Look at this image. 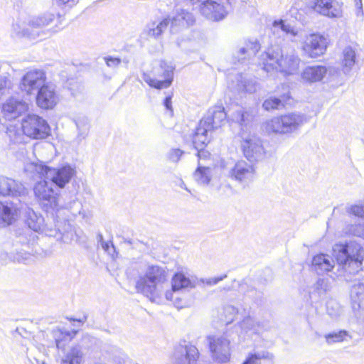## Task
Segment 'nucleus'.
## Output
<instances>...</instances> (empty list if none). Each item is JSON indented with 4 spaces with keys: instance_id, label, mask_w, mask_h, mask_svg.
<instances>
[{
    "instance_id": "nucleus-10",
    "label": "nucleus",
    "mask_w": 364,
    "mask_h": 364,
    "mask_svg": "<svg viewBox=\"0 0 364 364\" xmlns=\"http://www.w3.org/2000/svg\"><path fill=\"white\" fill-rule=\"evenodd\" d=\"M166 270L159 265L148 266L145 274L140 276L136 283L137 293L149 296L153 294L158 284L164 283L166 280Z\"/></svg>"
},
{
    "instance_id": "nucleus-35",
    "label": "nucleus",
    "mask_w": 364,
    "mask_h": 364,
    "mask_svg": "<svg viewBox=\"0 0 364 364\" xmlns=\"http://www.w3.org/2000/svg\"><path fill=\"white\" fill-rule=\"evenodd\" d=\"M265 41L268 43V47L267 49L271 46V44H274L272 37L269 35L267 36H263L262 43H260V41L257 39H249L247 41H246L245 46L248 50V56L251 55H256L262 47H266L264 42Z\"/></svg>"
},
{
    "instance_id": "nucleus-6",
    "label": "nucleus",
    "mask_w": 364,
    "mask_h": 364,
    "mask_svg": "<svg viewBox=\"0 0 364 364\" xmlns=\"http://www.w3.org/2000/svg\"><path fill=\"white\" fill-rule=\"evenodd\" d=\"M333 251L338 264L346 272L354 274L359 271L363 264L362 252L364 251L360 245L355 242L337 245Z\"/></svg>"
},
{
    "instance_id": "nucleus-63",
    "label": "nucleus",
    "mask_w": 364,
    "mask_h": 364,
    "mask_svg": "<svg viewBox=\"0 0 364 364\" xmlns=\"http://www.w3.org/2000/svg\"><path fill=\"white\" fill-rule=\"evenodd\" d=\"M97 240L98 243H100V245L102 244V241H105L104 240L103 235L100 232L97 234Z\"/></svg>"
},
{
    "instance_id": "nucleus-28",
    "label": "nucleus",
    "mask_w": 364,
    "mask_h": 364,
    "mask_svg": "<svg viewBox=\"0 0 364 364\" xmlns=\"http://www.w3.org/2000/svg\"><path fill=\"white\" fill-rule=\"evenodd\" d=\"M274 355L267 350L250 352L242 364H273Z\"/></svg>"
},
{
    "instance_id": "nucleus-17",
    "label": "nucleus",
    "mask_w": 364,
    "mask_h": 364,
    "mask_svg": "<svg viewBox=\"0 0 364 364\" xmlns=\"http://www.w3.org/2000/svg\"><path fill=\"white\" fill-rule=\"evenodd\" d=\"M242 149L245 158L250 162L257 161L262 159L265 152L261 140L255 136H241Z\"/></svg>"
},
{
    "instance_id": "nucleus-34",
    "label": "nucleus",
    "mask_w": 364,
    "mask_h": 364,
    "mask_svg": "<svg viewBox=\"0 0 364 364\" xmlns=\"http://www.w3.org/2000/svg\"><path fill=\"white\" fill-rule=\"evenodd\" d=\"M84 353L79 345L73 346L63 358L61 364H82Z\"/></svg>"
},
{
    "instance_id": "nucleus-41",
    "label": "nucleus",
    "mask_w": 364,
    "mask_h": 364,
    "mask_svg": "<svg viewBox=\"0 0 364 364\" xmlns=\"http://www.w3.org/2000/svg\"><path fill=\"white\" fill-rule=\"evenodd\" d=\"M241 328L246 332L252 331L253 333H259L262 328L258 322L251 316L245 317L240 323Z\"/></svg>"
},
{
    "instance_id": "nucleus-64",
    "label": "nucleus",
    "mask_w": 364,
    "mask_h": 364,
    "mask_svg": "<svg viewBox=\"0 0 364 364\" xmlns=\"http://www.w3.org/2000/svg\"><path fill=\"white\" fill-rule=\"evenodd\" d=\"M106 252L112 258H114L115 255H117V251L115 252L112 251V250H109V251H106Z\"/></svg>"
},
{
    "instance_id": "nucleus-18",
    "label": "nucleus",
    "mask_w": 364,
    "mask_h": 364,
    "mask_svg": "<svg viewBox=\"0 0 364 364\" xmlns=\"http://www.w3.org/2000/svg\"><path fill=\"white\" fill-rule=\"evenodd\" d=\"M0 196L9 198L7 200H22V182L0 175Z\"/></svg>"
},
{
    "instance_id": "nucleus-38",
    "label": "nucleus",
    "mask_w": 364,
    "mask_h": 364,
    "mask_svg": "<svg viewBox=\"0 0 364 364\" xmlns=\"http://www.w3.org/2000/svg\"><path fill=\"white\" fill-rule=\"evenodd\" d=\"M23 20L20 14H17L13 17V21L10 29L11 37L17 41L23 38Z\"/></svg>"
},
{
    "instance_id": "nucleus-31",
    "label": "nucleus",
    "mask_w": 364,
    "mask_h": 364,
    "mask_svg": "<svg viewBox=\"0 0 364 364\" xmlns=\"http://www.w3.org/2000/svg\"><path fill=\"white\" fill-rule=\"evenodd\" d=\"M22 234L23 230L21 228L14 229L12 232V247L10 254L13 259L18 262H21L23 259V255L21 254L23 247Z\"/></svg>"
},
{
    "instance_id": "nucleus-45",
    "label": "nucleus",
    "mask_w": 364,
    "mask_h": 364,
    "mask_svg": "<svg viewBox=\"0 0 364 364\" xmlns=\"http://www.w3.org/2000/svg\"><path fill=\"white\" fill-rule=\"evenodd\" d=\"M224 314L227 324L232 323L237 314V309L233 306H227L224 308Z\"/></svg>"
},
{
    "instance_id": "nucleus-55",
    "label": "nucleus",
    "mask_w": 364,
    "mask_h": 364,
    "mask_svg": "<svg viewBox=\"0 0 364 364\" xmlns=\"http://www.w3.org/2000/svg\"><path fill=\"white\" fill-rule=\"evenodd\" d=\"M100 245L105 252L109 251V250H112V251L115 252V246L114 245L112 240L102 241Z\"/></svg>"
},
{
    "instance_id": "nucleus-29",
    "label": "nucleus",
    "mask_w": 364,
    "mask_h": 364,
    "mask_svg": "<svg viewBox=\"0 0 364 364\" xmlns=\"http://www.w3.org/2000/svg\"><path fill=\"white\" fill-rule=\"evenodd\" d=\"M152 304L173 305L178 310L190 306L193 301L188 297H149Z\"/></svg>"
},
{
    "instance_id": "nucleus-60",
    "label": "nucleus",
    "mask_w": 364,
    "mask_h": 364,
    "mask_svg": "<svg viewBox=\"0 0 364 364\" xmlns=\"http://www.w3.org/2000/svg\"><path fill=\"white\" fill-rule=\"evenodd\" d=\"M75 124H76V126H77V129H79V132H81L80 127V122L79 121H76ZM87 130V127L82 128L83 132H79L78 136H82V138H85V136H83V134H85Z\"/></svg>"
},
{
    "instance_id": "nucleus-33",
    "label": "nucleus",
    "mask_w": 364,
    "mask_h": 364,
    "mask_svg": "<svg viewBox=\"0 0 364 364\" xmlns=\"http://www.w3.org/2000/svg\"><path fill=\"white\" fill-rule=\"evenodd\" d=\"M77 330L71 331H63L60 328L54 329L52 335L55 341L56 346L58 349L64 350L65 344L70 342L77 334Z\"/></svg>"
},
{
    "instance_id": "nucleus-21",
    "label": "nucleus",
    "mask_w": 364,
    "mask_h": 364,
    "mask_svg": "<svg viewBox=\"0 0 364 364\" xmlns=\"http://www.w3.org/2000/svg\"><path fill=\"white\" fill-rule=\"evenodd\" d=\"M54 19V14L50 13L31 17L28 22L26 28H24V38L36 40L40 36V30L51 23Z\"/></svg>"
},
{
    "instance_id": "nucleus-39",
    "label": "nucleus",
    "mask_w": 364,
    "mask_h": 364,
    "mask_svg": "<svg viewBox=\"0 0 364 364\" xmlns=\"http://www.w3.org/2000/svg\"><path fill=\"white\" fill-rule=\"evenodd\" d=\"M194 178L199 184L208 185L211 180V169L198 166L194 173Z\"/></svg>"
},
{
    "instance_id": "nucleus-5",
    "label": "nucleus",
    "mask_w": 364,
    "mask_h": 364,
    "mask_svg": "<svg viewBox=\"0 0 364 364\" xmlns=\"http://www.w3.org/2000/svg\"><path fill=\"white\" fill-rule=\"evenodd\" d=\"M301 79L309 84L322 82L331 87H338L343 84L341 71L338 68L323 65H309L306 67L301 74Z\"/></svg>"
},
{
    "instance_id": "nucleus-54",
    "label": "nucleus",
    "mask_w": 364,
    "mask_h": 364,
    "mask_svg": "<svg viewBox=\"0 0 364 364\" xmlns=\"http://www.w3.org/2000/svg\"><path fill=\"white\" fill-rule=\"evenodd\" d=\"M353 214L358 217H364V206L354 205L351 208Z\"/></svg>"
},
{
    "instance_id": "nucleus-49",
    "label": "nucleus",
    "mask_w": 364,
    "mask_h": 364,
    "mask_svg": "<svg viewBox=\"0 0 364 364\" xmlns=\"http://www.w3.org/2000/svg\"><path fill=\"white\" fill-rule=\"evenodd\" d=\"M105 61L108 67L110 68H116L122 62L119 58H115L112 56H107L104 58Z\"/></svg>"
},
{
    "instance_id": "nucleus-48",
    "label": "nucleus",
    "mask_w": 364,
    "mask_h": 364,
    "mask_svg": "<svg viewBox=\"0 0 364 364\" xmlns=\"http://www.w3.org/2000/svg\"><path fill=\"white\" fill-rule=\"evenodd\" d=\"M183 154L184 151L180 149H171L168 151L167 156L169 161L177 163Z\"/></svg>"
},
{
    "instance_id": "nucleus-22",
    "label": "nucleus",
    "mask_w": 364,
    "mask_h": 364,
    "mask_svg": "<svg viewBox=\"0 0 364 364\" xmlns=\"http://www.w3.org/2000/svg\"><path fill=\"white\" fill-rule=\"evenodd\" d=\"M198 349L186 341L175 348L173 358L176 364H195L198 358Z\"/></svg>"
},
{
    "instance_id": "nucleus-43",
    "label": "nucleus",
    "mask_w": 364,
    "mask_h": 364,
    "mask_svg": "<svg viewBox=\"0 0 364 364\" xmlns=\"http://www.w3.org/2000/svg\"><path fill=\"white\" fill-rule=\"evenodd\" d=\"M326 309L329 316L336 318L342 313V308L333 299L328 301L326 304Z\"/></svg>"
},
{
    "instance_id": "nucleus-61",
    "label": "nucleus",
    "mask_w": 364,
    "mask_h": 364,
    "mask_svg": "<svg viewBox=\"0 0 364 364\" xmlns=\"http://www.w3.org/2000/svg\"><path fill=\"white\" fill-rule=\"evenodd\" d=\"M362 301H356L354 300L353 301V309L355 311L356 309H359L361 307Z\"/></svg>"
},
{
    "instance_id": "nucleus-44",
    "label": "nucleus",
    "mask_w": 364,
    "mask_h": 364,
    "mask_svg": "<svg viewBox=\"0 0 364 364\" xmlns=\"http://www.w3.org/2000/svg\"><path fill=\"white\" fill-rule=\"evenodd\" d=\"M328 291L327 281L324 279H318L314 286V294L318 296L326 294Z\"/></svg>"
},
{
    "instance_id": "nucleus-57",
    "label": "nucleus",
    "mask_w": 364,
    "mask_h": 364,
    "mask_svg": "<svg viewBox=\"0 0 364 364\" xmlns=\"http://www.w3.org/2000/svg\"><path fill=\"white\" fill-rule=\"evenodd\" d=\"M68 319L70 321H76L77 323V326H80L87 320V316L84 315L82 318H77V319H75V318H69Z\"/></svg>"
},
{
    "instance_id": "nucleus-15",
    "label": "nucleus",
    "mask_w": 364,
    "mask_h": 364,
    "mask_svg": "<svg viewBox=\"0 0 364 364\" xmlns=\"http://www.w3.org/2000/svg\"><path fill=\"white\" fill-rule=\"evenodd\" d=\"M227 333L223 336H210L207 338L213 358L218 363H224L230 358V340Z\"/></svg>"
},
{
    "instance_id": "nucleus-50",
    "label": "nucleus",
    "mask_w": 364,
    "mask_h": 364,
    "mask_svg": "<svg viewBox=\"0 0 364 364\" xmlns=\"http://www.w3.org/2000/svg\"><path fill=\"white\" fill-rule=\"evenodd\" d=\"M247 55H248V50L245 46V47L240 48L237 53V55H235L234 58H236L239 63H242L243 60L246 59Z\"/></svg>"
},
{
    "instance_id": "nucleus-12",
    "label": "nucleus",
    "mask_w": 364,
    "mask_h": 364,
    "mask_svg": "<svg viewBox=\"0 0 364 364\" xmlns=\"http://www.w3.org/2000/svg\"><path fill=\"white\" fill-rule=\"evenodd\" d=\"M174 67L168 64L166 60H161L159 68H154V71L157 78L151 77L149 74L143 73L142 80L151 87L161 90L168 87L173 80Z\"/></svg>"
},
{
    "instance_id": "nucleus-59",
    "label": "nucleus",
    "mask_w": 364,
    "mask_h": 364,
    "mask_svg": "<svg viewBox=\"0 0 364 364\" xmlns=\"http://www.w3.org/2000/svg\"><path fill=\"white\" fill-rule=\"evenodd\" d=\"M58 5H66L68 4L69 6H73L72 4V0H55Z\"/></svg>"
},
{
    "instance_id": "nucleus-51",
    "label": "nucleus",
    "mask_w": 364,
    "mask_h": 364,
    "mask_svg": "<svg viewBox=\"0 0 364 364\" xmlns=\"http://www.w3.org/2000/svg\"><path fill=\"white\" fill-rule=\"evenodd\" d=\"M364 294V284L358 282L354 284L351 289V296H362Z\"/></svg>"
},
{
    "instance_id": "nucleus-42",
    "label": "nucleus",
    "mask_w": 364,
    "mask_h": 364,
    "mask_svg": "<svg viewBox=\"0 0 364 364\" xmlns=\"http://www.w3.org/2000/svg\"><path fill=\"white\" fill-rule=\"evenodd\" d=\"M348 332L345 330H341L338 332H333L325 335L326 343L332 344L333 343L342 342L346 336H348Z\"/></svg>"
},
{
    "instance_id": "nucleus-47",
    "label": "nucleus",
    "mask_w": 364,
    "mask_h": 364,
    "mask_svg": "<svg viewBox=\"0 0 364 364\" xmlns=\"http://www.w3.org/2000/svg\"><path fill=\"white\" fill-rule=\"evenodd\" d=\"M11 82L5 77L0 76V99L6 94L9 93Z\"/></svg>"
},
{
    "instance_id": "nucleus-27",
    "label": "nucleus",
    "mask_w": 364,
    "mask_h": 364,
    "mask_svg": "<svg viewBox=\"0 0 364 364\" xmlns=\"http://www.w3.org/2000/svg\"><path fill=\"white\" fill-rule=\"evenodd\" d=\"M253 172L254 168L252 164H248L245 161H240L230 170V174L232 178L242 182L252 177Z\"/></svg>"
},
{
    "instance_id": "nucleus-46",
    "label": "nucleus",
    "mask_w": 364,
    "mask_h": 364,
    "mask_svg": "<svg viewBox=\"0 0 364 364\" xmlns=\"http://www.w3.org/2000/svg\"><path fill=\"white\" fill-rule=\"evenodd\" d=\"M69 208L74 216L82 215L83 218L85 217V214L82 211V205L78 200H73Z\"/></svg>"
},
{
    "instance_id": "nucleus-56",
    "label": "nucleus",
    "mask_w": 364,
    "mask_h": 364,
    "mask_svg": "<svg viewBox=\"0 0 364 364\" xmlns=\"http://www.w3.org/2000/svg\"><path fill=\"white\" fill-rule=\"evenodd\" d=\"M164 106L166 107L167 110H169L171 112H173L172 109V102H171V96L168 95L166 96L163 102Z\"/></svg>"
},
{
    "instance_id": "nucleus-32",
    "label": "nucleus",
    "mask_w": 364,
    "mask_h": 364,
    "mask_svg": "<svg viewBox=\"0 0 364 364\" xmlns=\"http://www.w3.org/2000/svg\"><path fill=\"white\" fill-rule=\"evenodd\" d=\"M287 92L282 95L279 97H271L263 102L262 107L265 110L269 111L272 109H279L284 107V105L287 103L291 98L288 87Z\"/></svg>"
},
{
    "instance_id": "nucleus-40",
    "label": "nucleus",
    "mask_w": 364,
    "mask_h": 364,
    "mask_svg": "<svg viewBox=\"0 0 364 364\" xmlns=\"http://www.w3.org/2000/svg\"><path fill=\"white\" fill-rule=\"evenodd\" d=\"M237 90L248 93H253L256 91L257 85L255 81L252 79L243 77L242 75L237 77Z\"/></svg>"
},
{
    "instance_id": "nucleus-8",
    "label": "nucleus",
    "mask_w": 364,
    "mask_h": 364,
    "mask_svg": "<svg viewBox=\"0 0 364 364\" xmlns=\"http://www.w3.org/2000/svg\"><path fill=\"white\" fill-rule=\"evenodd\" d=\"M194 22L195 18L192 13L181 9L171 18H165L157 24L155 22L148 24L146 33L149 36L156 38L162 34L170 23L171 32L175 33L178 32V28H187L193 25Z\"/></svg>"
},
{
    "instance_id": "nucleus-25",
    "label": "nucleus",
    "mask_w": 364,
    "mask_h": 364,
    "mask_svg": "<svg viewBox=\"0 0 364 364\" xmlns=\"http://www.w3.org/2000/svg\"><path fill=\"white\" fill-rule=\"evenodd\" d=\"M272 39L273 40V43L279 42V40H282V44H286L284 43V39L281 38V33L282 36L284 35H291V36H295L297 34V31L295 28L291 26L290 24L287 23L285 21L283 20H277L274 21L272 24Z\"/></svg>"
},
{
    "instance_id": "nucleus-58",
    "label": "nucleus",
    "mask_w": 364,
    "mask_h": 364,
    "mask_svg": "<svg viewBox=\"0 0 364 364\" xmlns=\"http://www.w3.org/2000/svg\"><path fill=\"white\" fill-rule=\"evenodd\" d=\"M11 334L14 338L18 340L21 337V332L18 327H16L15 330L11 331Z\"/></svg>"
},
{
    "instance_id": "nucleus-1",
    "label": "nucleus",
    "mask_w": 364,
    "mask_h": 364,
    "mask_svg": "<svg viewBox=\"0 0 364 364\" xmlns=\"http://www.w3.org/2000/svg\"><path fill=\"white\" fill-rule=\"evenodd\" d=\"M36 196L40 200V205L47 214L48 220H51L54 228L45 223L44 218L27 208L24 210V223L34 232L45 230L46 235L56 237L63 242L73 240V230L70 221L63 217L65 209L58 205V193L46 181H39L34 186Z\"/></svg>"
},
{
    "instance_id": "nucleus-53",
    "label": "nucleus",
    "mask_w": 364,
    "mask_h": 364,
    "mask_svg": "<svg viewBox=\"0 0 364 364\" xmlns=\"http://www.w3.org/2000/svg\"><path fill=\"white\" fill-rule=\"evenodd\" d=\"M197 150V156L200 159H205L210 156V154L205 149V147H198L195 149Z\"/></svg>"
},
{
    "instance_id": "nucleus-2",
    "label": "nucleus",
    "mask_w": 364,
    "mask_h": 364,
    "mask_svg": "<svg viewBox=\"0 0 364 364\" xmlns=\"http://www.w3.org/2000/svg\"><path fill=\"white\" fill-rule=\"evenodd\" d=\"M263 70L267 73L274 70L285 75L297 73L300 59L295 50L286 44H282V40L275 42L264 51L263 55Z\"/></svg>"
},
{
    "instance_id": "nucleus-30",
    "label": "nucleus",
    "mask_w": 364,
    "mask_h": 364,
    "mask_svg": "<svg viewBox=\"0 0 364 364\" xmlns=\"http://www.w3.org/2000/svg\"><path fill=\"white\" fill-rule=\"evenodd\" d=\"M312 268L317 274H323L330 272L333 267V260L328 255L320 254L312 259Z\"/></svg>"
},
{
    "instance_id": "nucleus-4",
    "label": "nucleus",
    "mask_w": 364,
    "mask_h": 364,
    "mask_svg": "<svg viewBox=\"0 0 364 364\" xmlns=\"http://www.w3.org/2000/svg\"><path fill=\"white\" fill-rule=\"evenodd\" d=\"M273 279V272L270 268H265L257 279H245L241 282L234 279L230 284L219 287L218 293L227 294L237 291L242 294H250L251 296L264 294L267 285Z\"/></svg>"
},
{
    "instance_id": "nucleus-23",
    "label": "nucleus",
    "mask_w": 364,
    "mask_h": 364,
    "mask_svg": "<svg viewBox=\"0 0 364 364\" xmlns=\"http://www.w3.org/2000/svg\"><path fill=\"white\" fill-rule=\"evenodd\" d=\"M49 82H46V73L42 70L34 69L24 74V92L32 94L38 91Z\"/></svg>"
},
{
    "instance_id": "nucleus-36",
    "label": "nucleus",
    "mask_w": 364,
    "mask_h": 364,
    "mask_svg": "<svg viewBox=\"0 0 364 364\" xmlns=\"http://www.w3.org/2000/svg\"><path fill=\"white\" fill-rule=\"evenodd\" d=\"M231 119L240 124L242 127H247L252 119V114L242 107H237V109L231 114Z\"/></svg>"
},
{
    "instance_id": "nucleus-52",
    "label": "nucleus",
    "mask_w": 364,
    "mask_h": 364,
    "mask_svg": "<svg viewBox=\"0 0 364 364\" xmlns=\"http://www.w3.org/2000/svg\"><path fill=\"white\" fill-rule=\"evenodd\" d=\"M352 231L355 236L364 239V224H358L353 227Z\"/></svg>"
},
{
    "instance_id": "nucleus-19",
    "label": "nucleus",
    "mask_w": 364,
    "mask_h": 364,
    "mask_svg": "<svg viewBox=\"0 0 364 364\" xmlns=\"http://www.w3.org/2000/svg\"><path fill=\"white\" fill-rule=\"evenodd\" d=\"M306 4L315 12L329 18L341 16V6L336 0H306Z\"/></svg>"
},
{
    "instance_id": "nucleus-16",
    "label": "nucleus",
    "mask_w": 364,
    "mask_h": 364,
    "mask_svg": "<svg viewBox=\"0 0 364 364\" xmlns=\"http://www.w3.org/2000/svg\"><path fill=\"white\" fill-rule=\"evenodd\" d=\"M54 84L48 82L41 88L36 94V105L44 110H51L60 102V95L56 91Z\"/></svg>"
},
{
    "instance_id": "nucleus-7",
    "label": "nucleus",
    "mask_w": 364,
    "mask_h": 364,
    "mask_svg": "<svg viewBox=\"0 0 364 364\" xmlns=\"http://www.w3.org/2000/svg\"><path fill=\"white\" fill-rule=\"evenodd\" d=\"M228 277L227 274L220 276L198 279L196 276H188L183 272H175L171 279V292L178 293L183 291H189L196 286L205 289L207 287H213Z\"/></svg>"
},
{
    "instance_id": "nucleus-13",
    "label": "nucleus",
    "mask_w": 364,
    "mask_h": 364,
    "mask_svg": "<svg viewBox=\"0 0 364 364\" xmlns=\"http://www.w3.org/2000/svg\"><path fill=\"white\" fill-rule=\"evenodd\" d=\"M22 200H0V230L14 225L21 218Z\"/></svg>"
},
{
    "instance_id": "nucleus-9",
    "label": "nucleus",
    "mask_w": 364,
    "mask_h": 364,
    "mask_svg": "<svg viewBox=\"0 0 364 364\" xmlns=\"http://www.w3.org/2000/svg\"><path fill=\"white\" fill-rule=\"evenodd\" d=\"M307 121L304 114L291 112L274 117L267 122L266 130L279 134H288L297 131Z\"/></svg>"
},
{
    "instance_id": "nucleus-62",
    "label": "nucleus",
    "mask_w": 364,
    "mask_h": 364,
    "mask_svg": "<svg viewBox=\"0 0 364 364\" xmlns=\"http://www.w3.org/2000/svg\"><path fill=\"white\" fill-rule=\"evenodd\" d=\"M355 5L363 14L362 0H355Z\"/></svg>"
},
{
    "instance_id": "nucleus-26",
    "label": "nucleus",
    "mask_w": 364,
    "mask_h": 364,
    "mask_svg": "<svg viewBox=\"0 0 364 364\" xmlns=\"http://www.w3.org/2000/svg\"><path fill=\"white\" fill-rule=\"evenodd\" d=\"M211 132H213L211 129L199 122L191 135L194 149L205 147L210 141L208 133Z\"/></svg>"
},
{
    "instance_id": "nucleus-24",
    "label": "nucleus",
    "mask_w": 364,
    "mask_h": 364,
    "mask_svg": "<svg viewBox=\"0 0 364 364\" xmlns=\"http://www.w3.org/2000/svg\"><path fill=\"white\" fill-rule=\"evenodd\" d=\"M227 116L225 108L221 105H217L210 108L199 122L213 131L221 127Z\"/></svg>"
},
{
    "instance_id": "nucleus-11",
    "label": "nucleus",
    "mask_w": 364,
    "mask_h": 364,
    "mask_svg": "<svg viewBox=\"0 0 364 364\" xmlns=\"http://www.w3.org/2000/svg\"><path fill=\"white\" fill-rule=\"evenodd\" d=\"M39 168V173L45 178L42 181L48 182L53 189V185L59 188H63L70 181L75 173V169L69 164L58 168L43 165Z\"/></svg>"
},
{
    "instance_id": "nucleus-37",
    "label": "nucleus",
    "mask_w": 364,
    "mask_h": 364,
    "mask_svg": "<svg viewBox=\"0 0 364 364\" xmlns=\"http://www.w3.org/2000/svg\"><path fill=\"white\" fill-rule=\"evenodd\" d=\"M356 60V53L353 48L351 46L346 47L343 50V60L342 65L343 67V73H348L350 72L355 65Z\"/></svg>"
},
{
    "instance_id": "nucleus-3",
    "label": "nucleus",
    "mask_w": 364,
    "mask_h": 364,
    "mask_svg": "<svg viewBox=\"0 0 364 364\" xmlns=\"http://www.w3.org/2000/svg\"><path fill=\"white\" fill-rule=\"evenodd\" d=\"M23 96L20 94L11 96L2 105L3 117L11 122L7 127V134L10 139V150L18 159L21 158V146L23 143Z\"/></svg>"
},
{
    "instance_id": "nucleus-14",
    "label": "nucleus",
    "mask_w": 364,
    "mask_h": 364,
    "mask_svg": "<svg viewBox=\"0 0 364 364\" xmlns=\"http://www.w3.org/2000/svg\"><path fill=\"white\" fill-rule=\"evenodd\" d=\"M50 134V127L43 117L28 114L24 117V135L33 139H46Z\"/></svg>"
},
{
    "instance_id": "nucleus-20",
    "label": "nucleus",
    "mask_w": 364,
    "mask_h": 364,
    "mask_svg": "<svg viewBox=\"0 0 364 364\" xmlns=\"http://www.w3.org/2000/svg\"><path fill=\"white\" fill-rule=\"evenodd\" d=\"M327 39L320 34H311L306 38L302 49L309 58H316L325 53L327 49Z\"/></svg>"
}]
</instances>
